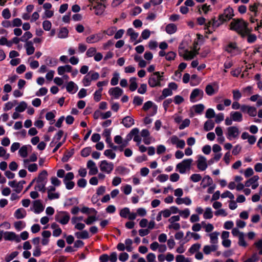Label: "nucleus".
I'll use <instances>...</instances> for the list:
<instances>
[{
	"label": "nucleus",
	"instance_id": "17",
	"mask_svg": "<svg viewBox=\"0 0 262 262\" xmlns=\"http://www.w3.org/2000/svg\"><path fill=\"white\" fill-rule=\"evenodd\" d=\"M24 166L27 168L30 172H34L37 170V165L35 163L29 164V160H24Z\"/></svg>",
	"mask_w": 262,
	"mask_h": 262
},
{
	"label": "nucleus",
	"instance_id": "41",
	"mask_svg": "<svg viewBox=\"0 0 262 262\" xmlns=\"http://www.w3.org/2000/svg\"><path fill=\"white\" fill-rule=\"evenodd\" d=\"M209 21L207 24H205L204 30L205 33V37L208 38V35L212 33V31L209 29L210 25L212 24L211 20Z\"/></svg>",
	"mask_w": 262,
	"mask_h": 262
},
{
	"label": "nucleus",
	"instance_id": "4",
	"mask_svg": "<svg viewBox=\"0 0 262 262\" xmlns=\"http://www.w3.org/2000/svg\"><path fill=\"white\" fill-rule=\"evenodd\" d=\"M192 162L191 159L184 160L181 163L177 165V169L180 173H184L187 169H189Z\"/></svg>",
	"mask_w": 262,
	"mask_h": 262
},
{
	"label": "nucleus",
	"instance_id": "8",
	"mask_svg": "<svg viewBox=\"0 0 262 262\" xmlns=\"http://www.w3.org/2000/svg\"><path fill=\"white\" fill-rule=\"evenodd\" d=\"M179 54L180 56H183L186 60H190L195 56L193 52L189 51L187 50H184L183 48L181 47L179 48Z\"/></svg>",
	"mask_w": 262,
	"mask_h": 262
},
{
	"label": "nucleus",
	"instance_id": "14",
	"mask_svg": "<svg viewBox=\"0 0 262 262\" xmlns=\"http://www.w3.org/2000/svg\"><path fill=\"white\" fill-rule=\"evenodd\" d=\"M34 211L35 213H39L43 211L44 207L43 206L40 200H35L33 202Z\"/></svg>",
	"mask_w": 262,
	"mask_h": 262
},
{
	"label": "nucleus",
	"instance_id": "59",
	"mask_svg": "<svg viewBox=\"0 0 262 262\" xmlns=\"http://www.w3.org/2000/svg\"><path fill=\"white\" fill-rule=\"evenodd\" d=\"M52 26V24L49 20H45L42 23V27L45 31H49Z\"/></svg>",
	"mask_w": 262,
	"mask_h": 262
},
{
	"label": "nucleus",
	"instance_id": "64",
	"mask_svg": "<svg viewBox=\"0 0 262 262\" xmlns=\"http://www.w3.org/2000/svg\"><path fill=\"white\" fill-rule=\"evenodd\" d=\"M119 74L118 73H115L114 75V77L112 78L111 81V84L112 85H116L118 83L119 80Z\"/></svg>",
	"mask_w": 262,
	"mask_h": 262
},
{
	"label": "nucleus",
	"instance_id": "54",
	"mask_svg": "<svg viewBox=\"0 0 262 262\" xmlns=\"http://www.w3.org/2000/svg\"><path fill=\"white\" fill-rule=\"evenodd\" d=\"M221 196L222 198H225L228 197L231 200H233L234 199V195L228 190L225 191L221 194Z\"/></svg>",
	"mask_w": 262,
	"mask_h": 262
},
{
	"label": "nucleus",
	"instance_id": "44",
	"mask_svg": "<svg viewBox=\"0 0 262 262\" xmlns=\"http://www.w3.org/2000/svg\"><path fill=\"white\" fill-rule=\"evenodd\" d=\"M214 118H215V122L216 123H220L224 119V115L222 113H220L217 115L214 112Z\"/></svg>",
	"mask_w": 262,
	"mask_h": 262
},
{
	"label": "nucleus",
	"instance_id": "2",
	"mask_svg": "<svg viewBox=\"0 0 262 262\" xmlns=\"http://www.w3.org/2000/svg\"><path fill=\"white\" fill-rule=\"evenodd\" d=\"M246 27V21L243 19H232L230 25V30L235 31L240 35H244L243 28Z\"/></svg>",
	"mask_w": 262,
	"mask_h": 262
},
{
	"label": "nucleus",
	"instance_id": "21",
	"mask_svg": "<svg viewBox=\"0 0 262 262\" xmlns=\"http://www.w3.org/2000/svg\"><path fill=\"white\" fill-rule=\"evenodd\" d=\"M48 172L46 170H42L39 174L36 181L37 182H40L43 183H47V181Z\"/></svg>",
	"mask_w": 262,
	"mask_h": 262
},
{
	"label": "nucleus",
	"instance_id": "62",
	"mask_svg": "<svg viewBox=\"0 0 262 262\" xmlns=\"http://www.w3.org/2000/svg\"><path fill=\"white\" fill-rule=\"evenodd\" d=\"M92 80L88 75H85L82 80V82L85 86H87L90 85Z\"/></svg>",
	"mask_w": 262,
	"mask_h": 262
},
{
	"label": "nucleus",
	"instance_id": "5",
	"mask_svg": "<svg viewBox=\"0 0 262 262\" xmlns=\"http://www.w3.org/2000/svg\"><path fill=\"white\" fill-rule=\"evenodd\" d=\"M70 217L69 213L66 211H60L58 212L55 215V220L62 225L67 224Z\"/></svg>",
	"mask_w": 262,
	"mask_h": 262
},
{
	"label": "nucleus",
	"instance_id": "37",
	"mask_svg": "<svg viewBox=\"0 0 262 262\" xmlns=\"http://www.w3.org/2000/svg\"><path fill=\"white\" fill-rule=\"evenodd\" d=\"M260 5L259 3H255L253 5H251L249 7L250 11L254 13V16H256L258 12V7Z\"/></svg>",
	"mask_w": 262,
	"mask_h": 262
},
{
	"label": "nucleus",
	"instance_id": "55",
	"mask_svg": "<svg viewBox=\"0 0 262 262\" xmlns=\"http://www.w3.org/2000/svg\"><path fill=\"white\" fill-rule=\"evenodd\" d=\"M88 75L90 76L92 80H96L99 77V74L97 72H94L93 71H91Z\"/></svg>",
	"mask_w": 262,
	"mask_h": 262
},
{
	"label": "nucleus",
	"instance_id": "28",
	"mask_svg": "<svg viewBox=\"0 0 262 262\" xmlns=\"http://www.w3.org/2000/svg\"><path fill=\"white\" fill-rule=\"evenodd\" d=\"M177 31V26L173 24H170L166 26V31L168 34H172Z\"/></svg>",
	"mask_w": 262,
	"mask_h": 262
},
{
	"label": "nucleus",
	"instance_id": "16",
	"mask_svg": "<svg viewBox=\"0 0 262 262\" xmlns=\"http://www.w3.org/2000/svg\"><path fill=\"white\" fill-rule=\"evenodd\" d=\"M102 38V36L99 34L92 35L86 38V41L88 43H93L98 42Z\"/></svg>",
	"mask_w": 262,
	"mask_h": 262
},
{
	"label": "nucleus",
	"instance_id": "11",
	"mask_svg": "<svg viewBox=\"0 0 262 262\" xmlns=\"http://www.w3.org/2000/svg\"><path fill=\"white\" fill-rule=\"evenodd\" d=\"M170 141L172 144L176 145L177 148L183 149L185 145V141L183 140L179 139V138L175 135L171 137Z\"/></svg>",
	"mask_w": 262,
	"mask_h": 262
},
{
	"label": "nucleus",
	"instance_id": "6",
	"mask_svg": "<svg viewBox=\"0 0 262 262\" xmlns=\"http://www.w3.org/2000/svg\"><path fill=\"white\" fill-rule=\"evenodd\" d=\"M100 170L107 174L110 173L114 169V164L108 162L106 160L102 161L100 164Z\"/></svg>",
	"mask_w": 262,
	"mask_h": 262
},
{
	"label": "nucleus",
	"instance_id": "3",
	"mask_svg": "<svg viewBox=\"0 0 262 262\" xmlns=\"http://www.w3.org/2000/svg\"><path fill=\"white\" fill-rule=\"evenodd\" d=\"M162 75H160L159 72L154 73L148 79V84L151 87H155L161 85V81L162 80Z\"/></svg>",
	"mask_w": 262,
	"mask_h": 262
},
{
	"label": "nucleus",
	"instance_id": "18",
	"mask_svg": "<svg viewBox=\"0 0 262 262\" xmlns=\"http://www.w3.org/2000/svg\"><path fill=\"white\" fill-rule=\"evenodd\" d=\"M8 184L10 187L14 188V190L17 193L20 192L23 188L20 183H17L15 181H10Z\"/></svg>",
	"mask_w": 262,
	"mask_h": 262
},
{
	"label": "nucleus",
	"instance_id": "39",
	"mask_svg": "<svg viewBox=\"0 0 262 262\" xmlns=\"http://www.w3.org/2000/svg\"><path fill=\"white\" fill-rule=\"evenodd\" d=\"M28 148L27 146L26 145L23 146L20 148L19 149L18 152L19 155L25 158L28 155Z\"/></svg>",
	"mask_w": 262,
	"mask_h": 262
},
{
	"label": "nucleus",
	"instance_id": "7",
	"mask_svg": "<svg viewBox=\"0 0 262 262\" xmlns=\"http://www.w3.org/2000/svg\"><path fill=\"white\" fill-rule=\"evenodd\" d=\"M203 91L199 89H195L191 92L190 96L191 102H194L196 99H201L203 96Z\"/></svg>",
	"mask_w": 262,
	"mask_h": 262
},
{
	"label": "nucleus",
	"instance_id": "13",
	"mask_svg": "<svg viewBox=\"0 0 262 262\" xmlns=\"http://www.w3.org/2000/svg\"><path fill=\"white\" fill-rule=\"evenodd\" d=\"M87 167L90 169L89 174L94 175L97 173L98 169L96 166V164L92 160H89L87 163Z\"/></svg>",
	"mask_w": 262,
	"mask_h": 262
},
{
	"label": "nucleus",
	"instance_id": "63",
	"mask_svg": "<svg viewBox=\"0 0 262 262\" xmlns=\"http://www.w3.org/2000/svg\"><path fill=\"white\" fill-rule=\"evenodd\" d=\"M212 210L210 208H207L206 209L205 212L204 213V217L205 219H211L212 217Z\"/></svg>",
	"mask_w": 262,
	"mask_h": 262
},
{
	"label": "nucleus",
	"instance_id": "35",
	"mask_svg": "<svg viewBox=\"0 0 262 262\" xmlns=\"http://www.w3.org/2000/svg\"><path fill=\"white\" fill-rule=\"evenodd\" d=\"M27 107V104L25 101H21L19 105L15 107V111L17 112H23Z\"/></svg>",
	"mask_w": 262,
	"mask_h": 262
},
{
	"label": "nucleus",
	"instance_id": "49",
	"mask_svg": "<svg viewBox=\"0 0 262 262\" xmlns=\"http://www.w3.org/2000/svg\"><path fill=\"white\" fill-rule=\"evenodd\" d=\"M247 113L248 114V115L250 116H251V117L256 116V114H257V111H256V107H255L254 106H249L248 111H247Z\"/></svg>",
	"mask_w": 262,
	"mask_h": 262
},
{
	"label": "nucleus",
	"instance_id": "9",
	"mask_svg": "<svg viewBox=\"0 0 262 262\" xmlns=\"http://www.w3.org/2000/svg\"><path fill=\"white\" fill-rule=\"evenodd\" d=\"M239 134L238 128L236 126H230L227 128V138L231 140V138H235L237 137Z\"/></svg>",
	"mask_w": 262,
	"mask_h": 262
},
{
	"label": "nucleus",
	"instance_id": "25",
	"mask_svg": "<svg viewBox=\"0 0 262 262\" xmlns=\"http://www.w3.org/2000/svg\"><path fill=\"white\" fill-rule=\"evenodd\" d=\"M176 202L178 205L185 204L189 205L191 203V201L189 198L187 197L184 198H178L176 199Z\"/></svg>",
	"mask_w": 262,
	"mask_h": 262
},
{
	"label": "nucleus",
	"instance_id": "57",
	"mask_svg": "<svg viewBox=\"0 0 262 262\" xmlns=\"http://www.w3.org/2000/svg\"><path fill=\"white\" fill-rule=\"evenodd\" d=\"M10 156L9 154L6 153V150L3 147H0V157H3L5 159H8Z\"/></svg>",
	"mask_w": 262,
	"mask_h": 262
},
{
	"label": "nucleus",
	"instance_id": "10",
	"mask_svg": "<svg viewBox=\"0 0 262 262\" xmlns=\"http://www.w3.org/2000/svg\"><path fill=\"white\" fill-rule=\"evenodd\" d=\"M196 163L198 168L202 171L205 170L207 167V159L203 156H198Z\"/></svg>",
	"mask_w": 262,
	"mask_h": 262
},
{
	"label": "nucleus",
	"instance_id": "19",
	"mask_svg": "<svg viewBox=\"0 0 262 262\" xmlns=\"http://www.w3.org/2000/svg\"><path fill=\"white\" fill-rule=\"evenodd\" d=\"M230 117L233 121L235 122H241L243 120V115L239 112H231Z\"/></svg>",
	"mask_w": 262,
	"mask_h": 262
},
{
	"label": "nucleus",
	"instance_id": "32",
	"mask_svg": "<svg viewBox=\"0 0 262 262\" xmlns=\"http://www.w3.org/2000/svg\"><path fill=\"white\" fill-rule=\"evenodd\" d=\"M68 30L66 28L63 27L60 29L58 34V36L60 38H65L68 37Z\"/></svg>",
	"mask_w": 262,
	"mask_h": 262
},
{
	"label": "nucleus",
	"instance_id": "36",
	"mask_svg": "<svg viewBox=\"0 0 262 262\" xmlns=\"http://www.w3.org/2000/svg\"><path fill=\"white\" fill-rule=\"evenodd\" d=\"M127 34L130 37L132 40H136L138 37V33L135 32L132 28H129L127 30Z\"/></svg>",
	"mask_w": 262,
	"mask_h": 262
},
{
	"label": "nucleus",
	"instance_id": "38",
	"mask_svg": "<svg viewBox=\"0 0 262 262\" xmlns=\"http://www.w3.org/2000/svg\"><path fill=\"white\" fill-rule=\"evenodd\" d=\"M45 183L37 182V184L35 186V189L36 190H38L42 191V192H45L46 191V188L45 187L46 186Z\"/></svg>",
	"mask_w": 262,
	"mask_h": 262
},
{
	"label": "nucleus",
	"instance_id": "50",
	"mask_svg": "<svg viewBox=\"0 0 262 262\" xmlns=\"http://www.w3.org/2000/svg\"><path fill=\"white\" fill-rule=\"evenodd\" d=\"M75 87V84L74 83V82L73 81H70L68 83L67 85L66 89L69 93H74V92H73V91L74 90ZM75 92H74V93Z\"/></svg>",
	"mask_w": 262,
	"mask_h": 262
},
{
	"label": "nucleus",
	"instance_id": "29",
	"mask_svg": "<svg viewBox=\"0 0 262 262\" xmlns=\"http://www.w3.org/2000/svg\"><path fill=\"white\" fill-rule=\"evenodd\" d=\"M136 81V77H132L129 79V90L132 92L135 91L137 88L138 85Z\"/></svg>",
	"mask_w": 262,
	"mask_h": 262
},
{
	"label": "nucleus",
	"instance_id": "42",
	"mask_svg": "<svg viewBox=\"0 0 262 262\" xmlns=\"http://www.w3.org/2000/svg\"><path fill=\"white\" fill-rule=\"evenodd\" d=\"M213 128V121L211 120H207L204 124V129L205 131L208 132Z\"/></svg>",
	"mask_w": 262,
	"mask_h": 262
},
{
	"label": "nucleus",
	"instance_id": "43",
	"mask_svg": "<svg viewBox=\"0 0 262 262\" xmlns=\"http://www.w3.org/2000/svg\"><path fill=\"white\" fill-rule=\"evenodd\" d=\"M176 262H191L190 259L186 258L183 255H178L176 257Z\"/></svg>",
	"mask_w": 262,
	"mask_h": 262
},
{
	"label": "nucleus",
	"instance_id": "30",
	"mask_svg": "<svg viewBox=\"0 0 262 262\" xmlns=\"http://www.w3.org/2000/svg\"><path fill=\"white\" fill-rule=\"evenodd\" d=\"M75 235L78 238L86 239L89 237V233L86 230L76 232Z\"/></svg>",
	"mask_w": 262,
	"mask_h": 262
},
{
	"label": "nucleus",
	"instance_id": "48",
	"mask_svg": "<svg viewBox=\"0 0 262 262\" xmlns=\"http://www.w3.org/2000/svg\"><path fill=\"white\" fill-rule=\"evenodd\" d=\"M128 214H130V210L128 208L125 207L120 210V215L124 218H126Z\"/></svg>",
	"mask_w": 262,
	"mask_h": 262
},
{
	"label": "nucleus",
	"instance_id": "40",
	"mask_svg": "<svg viewBox=\"0 0 262 262\" xmlns=\"http://www.w3.org/2000/svg\"><path fill=\"white\" fill-rule=\"evenodd\" d=\"M201 248V245L200 244L196 243L192 245L191 247L189 249L188 252L191 254H193L195 252L199 251L200 248Z\"/></svg>",
	"mask_w": 262,
	"mask_h": 262
},
{
	"label": "nucleus",
	"instance_id": "45",
	"mask_svg": "<svg viewBox=\"0 0 262 262\" xmlns=\"http://www.w3.org/2000/svg\"><path fill=\"white\" fill-rule=\"evenodd\" d=\"M233 99L234 101H238L242 97V94L238 90L232 91Z\"/></svg>",
	"mask_w": 262,
	"mask_h": 262
},
{
	"label": "nucleus",
	"instance_id": "60",
	"mask_svg": "<svg viewBox=\"0 0 262 262\" xmlns=\"http://www.w3.org/2000/svg\"><path fill=\"white\" fill-rule=\"evenodd\" d=\"M193 108L196 113H201L204 109V106L202 104L194 105Z\"/></svg>",
	"mask_w": 262,
	"mask_h": 262
},
{
	"label": "nucleus",
	"instance_id": "20",
	"mask_svg": "<svg viewBox=\"0 0 262 262\" xmlns=\"http://www.w3.org/2000/svg\"><path fill=\"white\" fill-rule=\"evenodd\" d=\"M105 7L106 6L104 4L98 3L96 6L93 7L95 9V14L97 15H101L105 10Z\"/></svg>",
	"mask_w": 262,
	"mask_h": 262
},
{
	"label": "nucleus",
	"instance_id": "34",
	"mask_svg": "<svg viewBox=\"0 0 262 262\" xmlns=\"http://www.w3.org/2000/svg\"><path fill=\"white\" fill-rule=\"evenodd\" d=\"M63 132L61 130H60L54 137L53 141L50 143V146H54V141H55L56 142L59 141L61 139L62 136H63Z\"/></svg>",
	"mask_w": 262,
	"mask_h": 262
},
{
	"label": "nucleus",
	"instance_id": "12",
	"mask_svg": "<svg viewBox=\"0 0 262 262\" xmlns=\"http://www.w3.org/2000/svg\"><path fill=\"white\" fill-rule=\"evenodd\" d=\"M4 238L7 241H15L17 243L20 242V237L13 232H5L4 233Z\"/></svg>",
	"mask_w": 262,
	"mask_h": 262
},
{
	"label": "nucleus",
	"instance_id": "51",
	"mask_svg": "<svg viewBox=\"0 0 262 262\" xmlns=\"http://www.w3.org/2000/svg\"><path fill=\"white\" fill-rule=\"evenodd\" d=\"M74 154V149H72L71 151H67L64 156L62 158V161L63 162H66L68 161L69 159L72 157V156Z\"/></svg>",
	"mask_w": 262,
	"mask_h": 262
},
{
	"label": "nucleus",
	"instance_id": "15",
	"mask_svg": "<svg viewBox=\"0 0 262 262\" xmlns=\"http://www.w3.org/2000/svg\"><path fill=\"white\" fill-rule=\"evenodd\" d=\"M110 94L114 96L116 99L118 98L123 93V90L119 87L111 88L109 90Z\"/></svg>",
	"mask_w": 262,
	"mask_h": 262
},
{
	"label": "nucleus",
	"instance_id": "56",
	"mask_svg": "<svg viewBox=\"0 0 262 262\" xmlns=\"http://www.w3.org/2000/svg\"><path fill=\"white\" fill-rule=\"evenodd\" d=\"M102 91V89L101 88L99 90L96 91L95 92L94 99L96 101L98 102L100 100L101 97Z\"/></svg>",
	"mask_w": 262,
	"mask_h": 262
},
{
	"label": "nucleus",
	"instance_id": "47",
	"mask_svg": "<svg viewBox=\"0 0 262 262\" xmlns=\"http://www.w3.org/2000/svg\"><path fill=\"white\" fill-rule=\"evenodd\" d=\"M32 34L30 32H29V31L26 32L21 37V41L27 42H28L27 40L29 39L32 38Z\"/></svg>",
	"mask_w": 262,
	"mask_h": 262
},
{
	"label": "nucleus",
	"instance_id": "23",
	"mask_svg": "<svg viewBox=\"0 0 262 262\" xmlns=\"http://www.w3.org/2000/svg\"><path fill=\"white\" fill-rule=\"evenodd\" d=\"M25 47L26 49V53L28 55H32L35 51V48L33 47V43L30 41L26 43Z\"/></svg>",
	"mask_w": 262,
	"mask_h": 262
},
{
	"label": "nucleus",
	"instance_id": "58",
	"mask_svg": "<svg viewBox=\"0 0 262 262\" xmlns=\"http://www.w3.org/2000/svg\"><path fill=\"white\" fill-rule=\"evenodd\" d=\"M91 152V148L90 147H88L83 148L81 150V156L83 157H86L90 155Z\"/></svg>",
	"mask_w": 262,
	"mask_h": 262
},
{
	"label": "nucleus",
	"instance_id": "1",
	"mask_svg": "<svg viewBox=\"0 0 262 262\" xmlns=\"http://www.w3.org/2000/svg\"><path fill=\"white\" fill-rule=\"evenodd\" d=\"M234 15L233 9L229 6L224 10L223 13L219 15L218 20H215L214 17V28L217 27L220 25L229 21L232 19Z\"/></svg>",
	"mask_w": 262,
	"mask_h": 262
},
{
	"label": "nucleus",
	"instance_id": "27",
	"mask_svg": "<svg viewBox=\"0 0 262 262\" xmlns=\"http://www.w3.org/2000/svg\"><path fill=\"white\" fill-rule=\"evenodd\" d=\"M238 50L235 42H230L226 48V51L228 53H232L234 50Z\"/></svg>",
	"mask_w": 262,
	"mask_h": 262
},
{
	"label": "nucleus",
	"instance_id": "46",
	"mask_svg": "<svg viewBox=\"0 0 262 262\" xmlns=\"http://www.w3.org/2000/svg\"><path fill=\"white\" fill-rule=\"evenodd\" d=\"M17 102L16 100H14L12 102H8L5 104V107L4 108L5 111H7L11 110L14 106L17 104Z\"/></svg>",
	"mask_w": 262,
	"mask_h": 262
},
{
	"label": "nucleus",
	"instance_id": "26",
	"mask_svg": "<svg viewBox=\"0 0 262 262\" xmlns=\"http://www.w3.org/2000/svg\"><path fill=\"white\" fill-rule=\"evenodd\" d=\"M212 183V179L208 176H206L203 179L201 185L203 188H206L211 185Z\"/></svg>",
	"mask_w": 262,
	"mask_h": 262
},
{
	"label": "nucleus",
	"instance_id": "53",
	"mask_svg": "<svg viewBox=\"0 0 262 262\" xmlns=\"http://www.w3.org/2000/svg\"><path fill=\"white\" fill-rule=\"evenodd\" d=\"M18 254V252L17 251H14L11 253L10 255H7L5 258V260L6 262H9L15 257H16Z\"/></svg>",
	"mask_w": 262,
	"mask_h": 262
},
{
	"label": "nucleus",
	"instance_id": "31",
	"mask_svg": "<svg viewBox=\"0 0 262 262\" xmlns=\"http://www.w3.org/2000/svg\"><path fill=\"white\" fill-rule=\"evenodd\" d=\"M115 172L117 174H124L127 173L129 172V170L125 167L119 166L116 168Z\"/></svg>",
	"mask_w": 262,
	"mask_h": 262
},
{
	"label": "nucleus",
	"instance_id": "33",
	"mask_svg": "<svg viewBox=\"0 0 262 262\" xmlns=\"http://www.w3.org/2000/svg\"><path fill=\"white\" fill-rule=\"evenodd\" d=\"M258 179L259 177L258 176H254L245 182V185L246 187H250L253 184L256 182L258 180Z\"/></svg>",
	"mask_w": 262,
	"mask_h": 262
},
{
	"label": "nucleus",
	"instance_id": "61",
	"mask_svg": "<svg viewBox=\"0 0 262 262\" xmlns=\"http://www.w3.org/2000/svg\"><path fill=\"white\" fill-rule=\"evenodd\" d=\"M97 220V219L96 217L94 215L90 216L88 217V218L84 221V222L87 224V225H91L94 222Z\"/></svg>",
	"mask_w": 262,
	"mask_h": 262
},
{
	"label": "nucleus",
	"instance_id": "22",
	"mask_svg": "<svg viewBox=\"0 0 262 262\" xmlns=\"http://www.w3.org/2000/svg\"><path fill=\"white\" fill-rule=\"evenodd\" d=\"M122 123L126 127H130L134 124V120L130 116H126L122 119Z\"/></svg>",
	"mask_w": 262,
	"mask_h": 262
},
{
	"label": "nucleus",
	"instance_id": "52",
	"mask_svg": "<svg viewBox=\"0 0 262 262\" xmlns=\"http://www.w3.org/2000/svg\"><path fill=\"white\" fill-rule=\"evenodd\" d=\"M104 155L111 159H114L116 157V154L111 149H106L104 152Z\"/></svg>",
	"mask_w": 262,
	"mask_h": 262
},
{
	"label": "nucleus",
	"instance_id": "24",
	"mask_svg": "<svg viewBox=\"0 0 262 262\" xmlns=\"http://www.w3.org/2000/svg\"><path fill=\"white\" fill-rule=\"evenodd\" d=\"M27 215L26 210L23 208L17 209L14 213V216L17 219H21L24 218Z\"/></svg>",
	"mask_w": 262,
	"mask_h": 262
}]
</instances>
